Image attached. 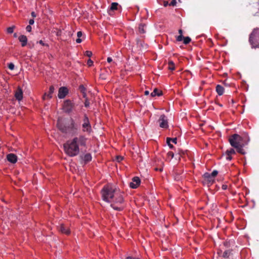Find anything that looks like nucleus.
<instances>
[{"mask_svg":"<svg viewBox=\"0 0 259 259\" xmlns=\"http://www.w3.org/2000/svg\"><path fill=\"white\" fill-rule=\"evenodd\" d=\"M102 199L110 203V206L115 210L121 211L124 208L123 193L119 189L110 185H106L101 191Z\"/></svg>","mask_w":259,"mask_h":259,"instance_id":"1","label":"nucleus"},{"mask_svg":"<svg viewBox=\"0 0 259 259\" xmlns=\"http://www.w3.org/2000/svg\"><path fill=\"white\" fill-rule=\"evenodd\" d=\"M87 138L83 135L74 137L72 140L68 141L64 145L66 154L70 157L77 155L79 153V147H85Z\"/></svg>","mask_w":259,"mask_h":259,"instance_id":"2","label":"nucleus"},{"mask_svg":"<svg viewBox=\"0 0 259 259\" xmlns=\"http://www.w3.org/2000/svg\"><path fill=\"white\" fill-rule=\"evenodd\" d=\"M229 142L231 146L236 149L237 152L243 155L245 154L243 147L246 146V143L243 142L241 136L237 134H233L230 136Z\"/></svg>","mask_w":259,"mask_h":259,"instance_id":"3","label":"nucleus"},{"mask_svg":"<svg viewBox=\"0 0 259 259\" xmlns=\"http://www.w3.org/2000/svg\"><path fill=\"white\" fill-rule=\"evenodd\" d=\"M57 126L61 132L65 134H73L76 130L75 122L73 119L71 120L70 122H64L61 120L58 119Z\"/></svg>","mask_w":259,"mask_h":259,"instance_id":"4","label":"nucleus"},{"mask_svg":"<svg viewBox=\"0 0 259 259\" xmlns=\"http://www.w3.org/2000/svg\"><path fill=\"white\" fill-rule=\"evenodd\" d=\"M75 108V104L72 101L67 99L64 101L62 109L65 113L69 114L74 110Z\"/></svg>","mask_w":259,"mask_h":259,"instance_id":"5","label":"nucleus"},{"mask_svg":"<svg viewBox=\"0 0 259 259\" xmlns=\"http://www.w3.org/2000/svg\"><path fill=\"white\" fill-rule=\"evenodd\" d=\"M82 126L83 132L90 134L92 132V127L87 114L84 115Z\"/></svg>","mask_w":259,"mask_h":259,"instance_id":"6","label":"nucleus"},{"mask_svg":"<svg viewBox=\"0 0 259 259\" xmlns=\"http://www.w3.org/2000/svg\"><path fill=\"white\" fill-rule=\"evenodd\" d=\"M249 41L251 45L259 41V28L254 29L250 34Z\"/></svg>","mask_w":259,"mask_h":259,"instance_id":"7","label":"nucleus"},{"mask_svg":"<svg viewBox=\"0 0 259 259\" xmlns=\"http://www.w3.org/2000/svg\"><path fill=\"white\" fill-rule=\"evenodd\" d=\"M157 122H158L159 125L160 127L163 128H168V119L164 114H162L160 116Z\"/></svg>","mask_w":259,"mask_h":259,"instance_id":"8","label":"nucleus"},{"mask_svg":"<svg viewBox=\"0 0 259 259\" xmlns=\"http://www.w3.org/2000/svg\"><path fill=\"white\" fill-rule=\"evenodd\" d=\"M68 94V90L66 87H62L59 88L58 97L59 99H64Z\"/></svg>","mask_w":259,"mask_h":259,"instance_id":"9","label":"nucleus"},{"mask_svg":"<svg viewBox=\"0 0 259 259\" xmlns=\"http://www.w3.org/2000/svg\"><path fill=\"white\" fill-rule=\"evenodd\" d=\"M141 180L138 177H134L132 179V182L130 183V186L133 189L137 188L140 184Z\"/></svg>","mask_w":259,"mask_h":259,"instance_id":"10","label":"nucleus"},{"mask_svg":"<svg viewBox=\"0 0 259 259\" xmlns=\"http://www.w3.org/2000/svg\"><path fill=\"white\" fill-rule=\"evenodd\" d=\"M15 97L18 101H21L23 99V93L20 87H18L15 92Z\"/></svg>","mask_w":259,"mask_h":259,"instance_id":"11","label":"nucleus"},{"mask_svg":"<svg viewBox=\"0 0 259 259\" xmlns=\"http://www.w3.org/2000/svg\"><path fill=\"white\" fill-rule=\"evenodd\" d=\"M7 160L12 163H15L17 161V156L13 153H10L7 156Z\"/></svg>","mask_w":259,"mask_h":259,"instance_id":"12","label":"nucleus"},{"mask_svg":"<svg viewBox=\"0 0 259 259\" xmlns=\"http://www.w3.org/2000/svg\"><path fill=\"white\" fill-rule=\"evenodd\" d=\"M58 230L60 232H61L62 233L69 235L70 233V230L69 228L64 226V225L62 224L58 227Z\"/></svg>","mask_w":259,"mask_h":259,"instance_id":"13","label":"nucleus"},{"mask_svg":"<svg viewBox=\"0 0 259 259\" xmlns=\"http://www.w3.org/2000/svg\"><path fill=\"white\" fill-rule=\"evenodd\" d=\"M203 177L207 182L208 184H212L214 182V178L208 172H205L203 175Z\"/></svg>","mask_w":259,"mask_h":259,"instance_id":"14","label":"nucleus"},{"mask_svg":"<svg viewBox=\"0 0 259 259\" xmlns=\"http://www.w3.org/2000/svg\"><path fill=\"white\" fill-rule=\"evenodd\" d=\"M236 153L235 151L233 148H230L226 151V155H227L226 159L228 160H231L232 159L231 156L232 155H234Z\"/></svg>","mask_w":259,"mask_h":259,"instance_id":"15","label":"nucleus"},{"mask_svg":"<svg viewBox=\"0 0 259 259\" xmlns=\"http://www.w3.org/2000/svg\"><path fill=\"white\" fill-rule=\"evenodd\" d=\"M55 89L54 87L52 85L49 88V91L48 93H45L42 97L44 100H45L46 98H48L49 99H51L52 97V94L54 92Z\"/></svg>","mask_w":259,"mask_h":259,"instance_id":"16","label":"nucleus"},{"mask_svg":"<svg viewBox=\"0 0 259 259\" xmlns=\"http://www.w3.org/2000/svg\"><path fill=\"white\" fill-rule=\"evenodd\" d=\"M19 40L21 42L22 47H25L27 45V38L25 35H21L19 38Z\"/></svg>","mask_w":259,"mask_h":259,"instance_id":"17","label":"nucleus"},{"mask_svg":"<svg viewBox=\"0 0 259 259\" xmlns=\"http://www.w3.org/2000/svg\"><path fill=\"white\" fill-rule=\"evenodd\" d=\"M215 91L219 96H222L224 94V89L222 85L218 84L216 86Z\"/></svg>","mask_w":259,"mask_h":259,"instance_id":"18","label":"nucleus"},{"mask_svg":"<svg viewBox=\"0 0 259 259\" xmlns=\"http://www.w3.org/2000/svg\"><path fill=\"white\" fill-rule=\"evenodd\" d=\"M82 159L86 163L92 160V157L91 154L87 153L83 156V157H82Z\"/></svg>","mask_w":259,"mask_h":259,"instance_id":"19","label":"nucleus"},{"mask_svg":"<svg viewBox=\"0 0 259 259\" xmlns=\"http://www.w3.org/2000/svg\"><path fill=\"white\" fill-rule=\"evenodd\" d=\"M162 95V92L157 89H155L154 91L151 93V96L155 97L156 96H160Z\"/></svg>","mask_w":259,"mask_h":259,"instance_id":"20","label":"nucleus"},{"mask_svg":"<svg viewBox=\"0 0 259 259\" xmlns=\"http://www.w3.org/2000/svg\"><path fill=\"white\" fill-rule=\"evenodd\" d=\"M241 137H242V138L243 139V142L246 143V145H247L250 141V139H249L248 134L245 133V134H244L243 136H241Z\"/></svg>","mask_w":259,"mask_h":259,"instance_id":"21","label":"nucleus"},{"mask_svg":"<svg viewBox=\"0 0 259 259\" xmlns=\"http://www.w3.org/2000/svg\"><path fill=\"white\" fill-rule=\"evenodd\" d=\"M232 249H228L225 250L223 254V257L224 258H228L229 256L232 254Z\"/></svg>","mask_w":259,"mask_h":259,"instance_id":"22","label":"nucleus"},{"mask_svg":"<svg viewBox=\"0 0 259 259\" xmlns=\"http://www.w3.org/2000/svg\"><path fill=\"white\" fill-rule=\"evenodd\" d=\"M145 25L143 24H140L139 26V31L140 33H145L146 32V30H145Z\"/></svg>","mask_w":259,"mask_h":259,"instance_id":"23","label":"nucleus"},{"mask_svg":"<svg viewBox=\"0 0 259 259\" xmlns=\"http://www.w3.org/2000/svg\"><path fill=\"white\" fill-rule=\"evenodd\" d=\"M168 68L169 70L171 71L174 70L175 69V64L172 61H170L168 62Z\"/></svg>","mask_w":259,"mask_h":259,"instance_id":"24","label":"nucleus"},{"mask_svg":"<svg viewBox=\"0 0 259 259\" xmlns=\"http://www.w3.org/2000/svg\"><path fill=\"white\" fill-rule=\"evenodd\" d=\"M172 142V143L175 144H177V138H167L166 139V143H170Z\"/></svg>","mask_w":259,"mask_h":259,"instance_id":"25","label":"nucleus"},{"mask_svg":"<svg viewBox=\"0 0 259 259\" xmlns=\"http://www.w3.org/2000/svg\"><path fill=\"white\" fill-rule=\"evenodd\" d=\"M118 4L117 3H112L111 5L110 9L111 10H116L117 9Z\"/></svg>","mask_w":259,"mask_h":259,"instance_id":"26","label":"nucleus"},{"mask_svg":"<svg viewBox=\"0 0 259 259\" xmlns=\"http://www.w3.org/2000/svg\"><path fill=\"white\" fill-rule=\"evenodd\" d=\"M191 40V39L189 36L184 37L183 42L185 45L188 44Z\"/></svg>","mask_w":259,"mask_h":259,"instance_id":"27","label":"nucleus"},{"mask_svg":"<svg viewBox=\"0 0 259 259\" xmlns=\"http://www.w3.org/2000/svg\"><path fill=\"white\" fill-rule=\"evenodd\" d=\"M15 28V26H12L11 27H9L8 28H7V32L8 33H12L14 31V29Z\"/></svg>","mask_w":259,"mask_h":259,"instance_id":"28","label":"nucleus"},{"mask_svg":"<svg viewBox=\"0 0 259 259\" xmlns=\"http://www.w3.org/2000/svg\"><path fill=\"white\" fill-rule=\"evenodd\" d=\"M79 89L81 93L85 92L86 91L85 88L83 85H80L79 87Z\"/></svg>","mask_w":259,"mask_h":259,"instance_id":"29","label":"nucleus"},{"mask_svg":"<svg viewBox=\"0 0 259 259\" xmlns=\"http://www.w3.org/2000/svg\"><path fill=\"white\" fill-rule=\"evenodd\" d=\"M218 174V171L217 170H214L211 174H210V175L214 178L215 176H217Z\"/></svg>","mask_w":259,"mask_h":259,"instance_id":"30","label":"nucleus"},{"mask_svg":"<svg viewBox=\"0 0 259 259\" xmlns=\"http://www.w3.org/2000/svg\"><path fill=\"white\" fill-rule=\"evenodd\" d=\"M184 39V36L183 35H179V36H177L176 39L178 41H181Z\"/></svg>","mask_w":259,"mask_h":259,"instance_id":"31","label":"nucleus"},{"mask_svg":"<svg viewBox=\"0 0 259 259\" xmlns=\"http://www.w3.org/2000/svg\"><path fill=\"white\" fill-rule=\"evenodd\" d=\"M14 67H15V65L13 63H11L10 64H9L8 65V68L11 70H13L14 69Z\"/></svg>","mask_w":259,"mask_h":259,"instance_id":"32","label":"nucleus"},{"mask_svg":"<svg viewBox=\"0 0 259 259\" xmlns=\"http://www.w3.org/2000/svg\"><path fill=\"white\" fill-rule=\"evenodd\" d=\"M85 55L86 56H87L88 57H91V56H92V52H91V51H85Z\"/></svg>","mask_w":259,"mask_h":259,"instance_id":"33","label":"nucleus"},{"mask_svg":"<svg viewBox=\"0 0 259 259\" xmlns=\"http://www.w3.org/2000/svg\"><path fill=\"white\" fill-rule=\"evenodd\" d=\"M90 106V102L87 98L85 99V102H84V106L85 107H88Z\"/></svg>","mask_w":259,"mask_h":259,"instance_id":"34","label":"nucleus"},{"mask_svg":"<svg viewBox=\"0 0 259 259\" xmlns=\"http://www.w3.org/2000/svg\"><path fill=\"white\" fill-rule=\"evenodd\" d=\"M177 4L176 0H172L169 4V6H175Z\"/></svg>","mask_w":259,"mask_h":259,"instance_id":"35","label":"nucleus"},{"mask_svg":"<svg viewBox=\"0 0 259 259\" xmlns=\"http://www.w3.org/2000/svg\"><path fill=\"white\" fill-rule=\"evenodd\" d=\"M87 64L89 66H91L93 64V61L90 59L88 60Z\"/></svg>","mask_w":259,"mask_h":259,"instance_id":"36","label":"nucleus"},{"mask_svg":"<svg viewBox=\"0 0 259 259\" xmlns=\"http://www.w3.org/2000/svg\"><path fill=\"white\" fill-rule=\"evenodd\" d=\"M167 155L168 156L171 157V158H172L174 157V153L172 152H168L167 153Z\"/></svg>","mask_w":259,"mask_h":259,"instance_id":"37","label":"nucleus"},{"mask_svg":"<svg viewBox=\"0 0 259 259\" xmlns=\"http://www.w3.org/2000/svg\"><path fill=\"white\" fill-rule=\"evenodd\" d=\"M31 25H27L26 27V30L28 32H30L31 31Z\"/></svg>","mask_w":259,"mask_h":259,"instance_id":"38","label":"nucleus"},{"mask_svg":"<svg viewBox=\"0 0 259 259\" xmlns=\"http://www.w3.org/2000/svg\"><path fill=\"white\" fill-rule=\"evenodd\" d=\"M116 159L118 162H120L123 159V157L120 156H117Z\"/></svg>","mask_w":259,"mask_h":259,"instance_id":"39","label":"nucleus"},{"mask_svg":"<svg viewBox=\"0 0 259 259\" xmlns=\"http://www.w3.org/2000/svg\"><path fill=\"white\" fill-rule=\"evenodd\" d=\"M34 23V21L33 19H30L29 21V25H33Z\"/></svg>","mask_w":259,"mask_h":259,"instance_id":"40","label":"nucleus"},{"mask_svg":"<svg viewBox=\"0 0 259 259\" xmlns=\"http://www.w3.org/2000/svg\"><path fill=\"white\" fill-rule=\"evenodd\" d=\"M82 35L81 31H78L77 33V36L78 37H80Z\"/></svg>","mask_w":259,"mask_h":259,"instance_id":"41","label":"nucleus"},{"mask_svg":"<svg viewBox=\"0 0 259 259\" xmlns=\"http://www.w3.org/2000/svg\"><path fill=\"white\" fill-rule=\"evenodd\" d=\"M137 44L139 46H141L142 48H144V46H143L142 42L141 40H138L137 41Z\"/></svg>","mask_w":259,"mask_h":259,"instance_id":"42","label":"nucleus"},{"mask_svg":"<svg viewBox=\"0 0 259 259\" xmlns=\"http://www.w3.org/2000/svg\"><path fill=\"white\" fill-rule=\"evenodd\" d=\"M168 5H169V4H168V2L167 1H164V3H163L164 7H166Z\"/></svg>","mask_w":259,"mask_h":259,"instance_id":"43","label":"nucleus"},{"mask_svg":"<svg viewBox=\"0 0 259 259\" xmlns=\"http://www.w3.org/2000/svg\"><path fill=\"white\" fill-rule=\"evenodd\" d=\"M82 41L81 39L80 38V37H78L76 39V42L78 44L80 43Z\"/></svg>","mask_w":259,"mask_h":259,"instance_id":"44","label":"nucleus"},{"mask_svg":"<svg viewBox=\"0 0 259 259\" xmlns=\"http://www.w3.org/2000/svg\"><path fill=\"white\" fill-rule=\"evenodd\" d=\"M107 61L108 63H111L112 61V59L111 57H108Z\"/></svg>","mask_w":259,"mask_h":259,"instance_id":"45","label":"nucleus"},{"mask_svg":"<svg viewBox=\"0 0 259 259\" xmlns=\"http://www.w3.org/2000/svg\"><path fill=\"white\" fill-rule=\"evenodd\" d=\"M39 44L42 45V46H48V45H46L44 43L43 41L40 40L38 41Z\"/></svg>","mask_w":259,"mask_h":259,"instance_id":"46","label":"nucleus"},{"mask_svg":"<svg viewBox=\"0 0 259 259\" xmlns=\"http://www.w3.org/2000/svg\"><path fill=\"white\" fill-rule=\"evenodd\" d=\"M31 15L32 17L35 18L36 17V15L34 12H32L31 13Z\"/></svg>","mask_w":259,"mask_h":259,"instance_id":"47","label":"nucleus"},{"mask_svg":"<svg viewBox=\"0 0 259 259\" xmlns=\"http://www.w3.org/2000/svg\"><path fill=\"white\" fill-rule=\"evenodd\" d=\"M57 36H60L61 34V31L60 30H58L56 33Z\"/></svg>","mask_w":259,"mask_h":259,"instance_id":"48","label":"nucleus"},{"mask_svg":"<svg viewBox=\"0 0 259 259\" xmlns=\"http://www.w3.org/2000/svg\"><path fill=\"white\" fill-rule=\"evenodd\" d=\"M167 144L170 149H172L174 148V146L172 144H171L170 142L167 143Z\"/></svg>","mask_w":259,"mask_h":259,"instance_id":"49","label":"nucleus"},{"mask_svg":"<svg viewBox=\"0 0 259 259\" xmlns=\"http://www.w3.org/2000/svg\"><path fill=\"white\" fill-rule=\"evenodd\" d=\"M125 259H140V258H137V257H132V256H128Z\"/></svg>","mask_w":259,"mask_h":259,"instance_id":"50","label":"nucleus"},{"mask_svg":"<svg viewBox=\"0 0 259 259\" xmlns=\"http://www.w3.org/2000/svg\"><path fill=\"white\" fill-rule=\"evenodd\" d=\"M82 94L83 97L86 99L87 98V94L85 93V92L82 93Z\"/></svg>","mask_w":259,"mask_h":259,"instance_id":"51","label":"nucleus"},{"mask_svg":"<svg viewBox=\"0 0 259 259\" xmlns=\"http://www.w3.org/2000/svg\"><path fill=\"white\" fill-rule=\"evenodd\" d=\"M145 95H148L149 94V92L148 91H145L144 92Z\"/></svg>","mask_w":259,"mask_h":259,"instance_id":"52","label":"nucleus"},{"mask_svg":"<svg viewBox=\"0 0 259 259\" xmlns=\"http://www.w3.org/2000/svg\"><path fill=\"white\" fill-rule=\"evenodd\" d=\"M228 244H229V243H228V242H224V245H225V246L227 247L229 246H228Z\"/></svg>","mask_w":259,"mask_h":259,"instance_id":"53","label":"nucleus"},{"mask_svg":"<svg viewBox=\"0 0 259 259\" xmlns=\"http://www.w3.org/2000/svg\"><path fill=\"white\" fill-rule=\"evenodd\" d=\"M179 33H180V35H183L182 33H183V31L182 29H179Z\"/></svg>","mask_w":259,"mask_h":259,"instance_id":"54","label":"nucleus"},{"mask_svg":"<svg viewBox=\"0 0 259 259\" xmlns=\"http://www.w3.org/2000/svg\"><path fill=\"white\" fill-rule=\"evenodd\" d=\"M14 37H17V33H14Z\"/></svg>","mask_w":259,"mask_h":259,"instance_id":"55","label":"nucleus"},{"mask_svg":"<svg viewBox=\"0 0 259 259\" xmlns=\"http://www.w3.org/2000/svg\"><path fill=\"white\" fill-rule=\"evenodd\" d=\"M226 187H227V186H224V185H223V188L224 189H226Z\"/></svg>","mask_w":259,"mask_h":259,"instance_id":"56","label":"nucleus"},{"mask_svg":"<svg viewBox=\"0 0 259 259\" xmlns=\"http://www.w3.org/2000/svg\"><path fill=\"white\" fill-rule=\"evenodd\" d=\"M218 105H219V106H220V107H222V104H218Z\"/></svg>","mask_w":259,"mask_h":259,"instance_id":"57","label":"nucleus"},{"mask_svg":"<svg viewBox=\"0 0 259 259\" xmlns=\"http://www.w3.org/2000/svg\"><path fill=\"white\" fill-rule=\"evenodd\" d=\"M224 84H225V85H227V83H226L225 82H224Z\"/></svg>","mask_w":259,"mask_h":259,"instance_id":"58","label":"nucleus"}]
</instances>
